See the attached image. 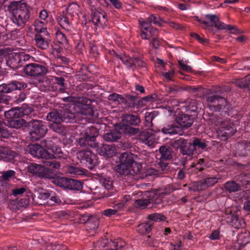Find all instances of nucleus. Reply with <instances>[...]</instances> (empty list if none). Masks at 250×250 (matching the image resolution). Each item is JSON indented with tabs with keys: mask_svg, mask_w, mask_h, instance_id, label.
Returning a JSON list of instances; mask_svg holds the SVG:
<instances>
[{
	"mask_svg": "<svg viewBox=\"0 0 250 250\" xmlns=\"http://www.w3.org/2000/svg\"><path fill=\"white\" fill-rule=\"evenodd\" d=\"M217 181L218 179L215 177H208L202 180L197 183V189L198 190H205L214 185Z\"/></svg>",
	"mask_w": 250,
	"mask_h": 250,
	"instance_id": "obj_12",
	"label": "nucleus"
},
{
	"mask_svg": "<svg viewBox=\"0 0 250 250\" xmlns=\"http://www.w3.org/2000/svg\"><path fill=\"white\" fill-rule=\"evenodd\" d=\"M53 81L52 78H50L47 77H43L40 81L39 87L42 91H49L52 90V83Z\"/></svg>",
	"mask_w": 250,
	"mask_h": 250,
	"instance_id": "obj_22",
	"label": "nucleus"
},
{
	"mask_svg": "<svg viewBox=\"0 0 250 250\" xmlns=\"http://www.w3.org/2000/svg\"><path fill=\"white\" fill-rule=\"evenodd\" d=\"M69 179L63 177H58L54 180L53 183L60 187L68 189Z\"/></svg>",
	"mask_w": 250,
	"mask_h": 250,
	"instance_id": "obj_40",
	"label": "nucleus"
},
{
	"mask_svg": "<svg viewBox=\"0 0 250 250\" xmlns=\"http://www.w3.org/2000/svg\"><path fill=\"white\" fill-rule=\"evenodd\" d=\"M42 167V166L39 164H32L28 167V171L29 172L40 177Z\"/></svg>",
	"mask_w": 250,
	"mask_h": 250,
	"instance_id": "obj_37",
	"label": "nucleus"
},
{
	"mask_svg": "<svg viewBox=\"0 0 250 250\" xmlns=\"http://www.w3.org/2000/svg\"><path fill=\"white\" fill-rule=\"evenodd\" d=\"M4 123L0 121V138H8L11 135V133L3 126Z\"/></svg>",
	"mask_w": 250,
	"mask_h": 250,
	"instance_id": "obj_54",
	"label": "nucleus"
},
{
	"mask_svg": "<svg viewBox=\"0 0 250 250\" xmlns=\"http://www.w3.org/2000/svg\"><path fill=\"white\" fill-rule=\"evenodd\" d=\"M67 172L74 175H83L85 173L83 169L74 165L68 166L66 167Z\"/></svg>",
	"mask_w": 250,
	"mask_h": 250,
	"instance_id": "obj_33",
	"label": "nucleus"
},
{
	"mask_svg": "<svg viewBox=\"0 0 250 250\" xmlns=\"http://www.w3.org/2000/svg\"><path fill=\"white\" fill-rule=\"evenodd\" d=\"M15 171L12 170L3 171L1 172V178L2 180L6 181L9 180L11 178L14 177Z\"/></svg>",
	"mask_w": 250,
	"mask_h": 250,
	"instance_id": "obj_56",
	"label": "nucleus"
},
{
	"mask_svg": "<svg viewBox=\"0 0 250 250\" xmlns=\"http://www.w3.org/2000/svg\"><path fill=\"white\" fill-rule=\"evenodd\" d=\"M147 218L149 220L148 221H150L151 223H152V221H165L166 219V217L164 215L156 213L149 214Z\"/></svg>",
	"mask_w": 250,
	"mask_h": 250,
	"instance_id": "obj_46",
	"label": "nucleus"
},
{
	"mask_svg": "<svg viewBox=\"0 0 250 250\" xmlns=\"http://www.w3.org/2000/svg\"><path fill=\"white\" fill-rule=\"evenodd\" d=\"M78 143L81 147L84 148L95 146V142L90 138L87 133H83L81 134L79 139Z\"/></svg>",
	"mask_w": 250,
	"mask_h": 250,
	"instance_id": "obj_15",
	"label": "nucleus"
},
{
	"mask_svg": "<svg viewBox=\"0 0 250 250\" xmlns=\"http://www.w3.org/2000/svg\"><path fill=\"white\" fill-rule=\"evenodd\" d=\"M194 151L192 143L191 142H187L186 145L183 146V147L180 150V152L183 155L190 156L193 154Z\"/></svg>",
	"mask_w": 250,
	"mask_h": 250,
	"instance_id": "obj_39",
	"label": "nucleus"
},
{
	"mask_svg": "<svg viewBox=\"0 0 250 250\" xmlns=\"http://www.w3.org/2000/svg\"><path fill=\"white\" fill-rule=\"evenodd\" d=\"M98 153L102 156H107L108 157L115 154V148L110 145L103 144L97 149Z\"/></svg>",
	"mask_w": 250,
	"mask_h": 250,
	"instance_id": "obj_14",
	"label": "nucleus"
},
{
	"mask_svg": "<svg viewBox=\"0 0 250 250\" xmlns=\"http://www.w3.org/2000/svg\"><path fill=\"white\" fill-rule=\"evenodd\" d=\"M105 15L99 11H95L91 14V21L95 25H103L105 24Z\"/></svg>",
	"mask_w": 250,
	"mask_h": 250,
	"instance_id": "obj_16",
	"label": "nucleus"
},
{
	"mask_svg": "<svg viewBox=\"0 0 250 250\" xmlns=\"http://www.w3.org/2000/svg\"><path fill=\"white\" fill-rule=\"evenodd\" d=\"M138 139L145 144L151 147H153L157 141L155 135L151 132L144 131L140 132Z\"/></svg>",
	"mask_w": 250,
	"mask_h": 250,
	"instance_id": "obj_10",
	"label": "nucleus"
},
{
	"mask_svg": "<svg viewBox=\"0 0 250 250\" xmlns=\"http://www.w3.org/2000/svg\"><path fill=\"white\" fill-rule=\"evenodd\" d=\"M147 21L150 23H154L156 25H161L162 23V20L160 19L159 17L155 16L153 15H151L147 18Z\"/></svg>",
	"mask_w": 250,
	"mask_h": 250,
	"instance_id": "obj_59",
	"label": "nucleus"
},
{
	"mask_svg": "<svg viewBox=\"0 0 250 250\" xmlns=\"http://www.w3.org/2000/svg\"><path fill=\"white\" fill-rule=\"evenodd\" d=\"M162 132L164 134H179L180 135H182L183 133L181 127L174 125H167L164 127L162 128Z\"/></svg>",
	"mask_w": 250,
	"mask_h": 250,
	"instance_id": "obj_20",
	"label": "nucleus"
},
{
	"mask_svg": "<svg viewBox=\"0 0 250 250\" xmlns=\"http://www.w3.org/2000/svg\"><path fill=\"white\" fill-rule=\"evenodd\" d=\"M120 128L124 133L130 136L135 135L140 132L139 128L133 127L124 124L121 126Z\"/></svg>",
	"mask_w": 250,
	"mask_h": 250,
	"instance_id": "obj_28",
	"label": "nucleus"
},
{
	"mask_svg": "<svg viewBox=\"0 0 250 250\" xmlns=\"http://www.w3.org/2000/svg\"><path fill=\"white\" fill-rule=\"evenodd\" d=\"M194 118L191 115L179 112L175 115V121L182 128H188L191 126Z\"/></svg>",
	"mask_w": 250,
	"mask_h": 250,
	"instance_id": "obj_8",
	"label": "nucleus"
},
{
	"mask_svg": "<svg viewBox=\"0 0 250 250\" xmlns=\"http://www.w3.org/2000/svg\"><path fill=\"white\" fill-rule=\"evenodd\" d=\"M82 188V184L80 181L70 178L68 187V189L80 190Z\"/></svg>",
	"mask_w": 250,
	"mask_h": 250,
	"instance_id": "obj_45",
	"label": "nucleus"
},
{
	"mask_svg": "<svg viewBox=\"0 0 250 250\" xmlns=\"http://www.w3.org/2000/svg\"><path fill=\"white\" fill-rule=\"evenodd\" d=\"M7 85L8 87L9 88V92L14 90H21V88H26L27 87L26 83L18 81H13L7 84Z\"/></svg>",
	"mask_w": 250,
	"mask_h": 250,
	"instance_id": "obj_36",
	"label": "nucleus"
},
{
	"mask_svg": "<svg viewBox=\"0 0 250 250\" xmlns=\"http://www.w3.org/2000/svg\"><path fill=\"white\" fill-rule=\"evenodd\" d=\"M218 136L219 138L222 141H226L229 137L231 136V132H225L224 129H222L220 128L219 131L218 132Z\"/></svg>",
	"mask_w": 250,
	"mask_h": 250,
	"instance_id": "obj_58",
	"label": "nucleus"
},
{
	"mask_svg": "<svg viewBox=\"0 0 250 250\" xmlns=\"http://www.w3.org/2000/svg\"><path fill=\"white\" fill-rule=\"evenodd\" d=\"M207 102L210 110L216 111L219 106L218 103H221V105L223 106L225 103V98L218 95L209 96L207 97Z\"/></svg>",
	"mask_w": 250,
	"mask_h": 250,
	"instance_id": "obj_11",
	"label": "nucleus"
},
{
	"mask_svg": "<svg viewBox=\"0 0 250 250\" xmlns=\"http://www.w3.org/2000/svg\"><path fill=\"white\" fill-rule=\"evenodd\" d=\"M54 79L56 83L61 86L60 88V90L61 91H63L65 89L64 79L62 77H54Z\"/></svg>",
	"mask_w": 250,
	"mask_h": 250,
	"instance_id": "obj_62",
	"label": "nucleus"
},
{
	"mask_svg": "<svg viewBox=\"0 0 250 250\" xmlns=\"http://www.w3.org/2000/svg\"><path fill=\"white\" fill-rule=\"evenodd\" d=\"M26 124L25 120L22 119H19L17 120H11L8 121V125L12 128H20L23 125Z\"/></svg>",
	"mask_w": 250,
	"mask_h": 250,
	"instance_id": "obj_44",
	"label": "nucleus"
},
{
	"mask_svg": "<svg viewBox=\"0 0 250 250\" xmlns=\"http://www.w3.org/2000/svg\"><path fill=\"white\" fill-rule=\"evenodd\" d=\"M62 122L56 124H51L49 125V127L54 132L60 134L62 136H65L67 133V129L61 124Z\"/></svg>",
	"mask_w": 250,
	"mask_h": 250,
	"instance_id": "obj_30",
	"label": "nucleus"
},
{
	"mask_svg": "<svg viewBox=\"0 0 250 250\" xmlns=\"http://www.w3.org/2000/svg\"><path fill=\"white\" fill-rule=\"evenodd\" d=\"M67 16H62L58 19V22L60 26L66 31H71V23Z\"/></svg>",
	"mask_w": 250,
	"mask_h": 250,
	"instance_id": "obj_32",
	"label": "nucleus"
},
{
	"mask_svg": "<svg viewBox=\"0 0 250 250\" xmlns=\"http://www.w3.org/2000/svg\"><path fill=\"white\" fill-rule=\"evenodd\" d=\"M35 30L36 34H42L44 32H48L46 30V23L39 20H36L34 22Z\"/></svg>",
	"mask_w": 250,
	"mask_h": 250,
	"instance_id": "obj_34",
	"label": "nucleus"
},
{
	"mask_svg": "<svg viewBox=\"0 0 250 250\" xmlns=\"http://www.w3.org/2000/svg\"><path fill=\"white\" fill-rule=\"evenodd\" d=\"M194 149V151L196 150L197 148L204 149L205 148L207 145L205 142L201 141V140L198 138H194L193 142L192 143Z\"/></svg>",
	"mask_w": 250,
	"mask_h": 250,
	"instance_id": "obj_51",
	"label": "nucleus"
},
{
	"mask_svg": "<svg viewBox=\"0 0 250 250\" xmlns=\"http://www.w3.org/2000/svg\"><path fill=\"white\" fill-rule=\"evenodd\" d=\"M89 101L87 103V104H82L83 105L81 110V113L85 115L89 116L90 117H96L94 115V111L92 107L88 106V103Z\"/></svg>",
	"mask_w": 250,
	"mask_h": 250,
	"instance_id": "obj_48",
	"label": "nucleus"
},
{
	"mask_svg": "<svg viewBox=\"0 0 250 250\" xmlns=\"http://www.w3.org/2000/svg\"><path fill=\"white\" fill-rule=\"evenodd\" d=\"M121 137V132L116 128L110 130L103 135L104 140L109 142L116 141Z\"/></svg>",
	"mask_w": 250,
	"mask_h": 250,
	"instance_id": "obj_19",
	"label": "nucleus"
},
{
	"mask_svg": "<svg viewBox=\"0 0 250 250\" xmlns=\"http://www.w3.org/2000/svg\"><path fill=\"white\" fill-rule=\"evenodd\" d=\"M11 150L7 147L0 146V158L4 161H8L11 159Z\"/></svg>",
	"mask_w": 250,
	"mask_h": 250,
	"instance_id": "obj_42",
	"label": "nucleus"
},
{
	"mask_svg": "<svg viewBox=\"0 0 250 250\" xmlns=\"http://www.w3.org/2000/svg\"><path fill=\"white\" fill-rule=\"evenodd\" d=\"M188 140L184 139L183 138H180L178 140H175L172 143V145L174 147H179L180 150L183 147V146L186 145Z\"/></svg>",
	"mask_w": 250,
	"mask_h": 250,
	"instance_id": "obj_60",
	"label": "nucleus"
},
{
	"mask_svg": "<svg viewBox=\"0 0 250 250\" xmlns=\"http://www.w3.org/2000/svg\"><path fill=\"white\" fill-rule=\"evenodd\" d=\"M146 195L148 199H138L135 201L137 206L142 208L148 207L150 204H158L162 202L161 198L159 196L153 192H146Z\"/></svg>",
	"mask_w": 250,
	"mask_h": 250,
	"instance_id": "obj_7",
	"label": "nucleus"
},
{
	"mask_svg": "<svg viewBox=\"0 0 250 250\" xmlns=\"http://www.w3.org/2000/svg\"><path fill=\"white\" fill-rule=\"evenodd\" d=\"M30 58V56L29 55L22 53L18 55H15L14 57H11L9 59L8 62L14 63L12 67H18L22 65V62L28 61Z\"/></svg>",
	"mask_w": 250,
	"mask_h": 250,
	"instance_id": "obj_13",
	"label": "nucleus"
},
{
	"mask_svg": "<svg viewBox=\"0 0 250 250\" xmlns=\"http://www.w3.org/2000/svg\"><path fill=\"white\" fill-rule=\"evenodd\" d=\"M47 69L43 65L36 63L26 64L24 67V72L30 77H37L45 75Z\"/></svg>",
	"mask_w": 250,
	"mask_h": 250,
	"instance_id": "obj_5",
	"label": "nucleus"
},
{
	"mask_svg": "<svg viewBox=\"0 0 250 250\" xmlns=\"http://www.w3.org/2000/svg\"><path fill=\"white\" fill-rule=\"evenodd\" d=\"M51 150L53 153V154H51L53 155V157L50 159L53 158L57 159L63 158V152L62 151L61 147L55 145L52 148H51Z\"/></svg>",
	"mask_w": 250,
	"mask_h": 250,
	"instance_id": "obj_52",
	"label": "nucleus"
},
{
	"mask_svg": "<svg viewBox=\"0 0 250 250\" xmlns=\"http://www.w3.org/2000/svg\"><path fill=\"white\" fill-rule=\"evenodd\" d=\"M46 119L47 121L52 122V124L62 122L60 110H55L48 113L46 116Z\"/></svg>",
	"mask_w": 250,
	"mask_h": 250,
	"instance_id": "obj_29",
	"label": "nucleus"
},
{
	"mask_svg": "<svg viewBox=\"0 0 250 250\" xmlns=\"http://www.w3.org/2000/svg\"><path fill=\"white\" fill-rule=\"evenodd\" d=\"M153 223L150 221L142 223L137 227V231L141 234H146L149 233L152 230Z\"/></svg>",
	"mask_w": 250,
	"mask_h": 250,
	"instance_id": "obj_25",
	"label": "nucleus"
},
{
	"mask_svg": "<svg viewBox=\"0 0 250 250\" xmlns=\"http://www.w3.org/2000/svg\"><path fill=\"white\" fill-rule=\"evenodd\" d=\"M12 13L13 21L19 27H23L29 21L30 12L27 4L21 1H13L8 6Z\"/></svg>",
	"mask_w": 250,
	"mask_h": 250,
	"instance_id": "obj_2",
	"label": "nucleus"
},
{
	"mask_svg": "<svg viewBox=\"0 0 250 250\" xmlns=\"http://www.w3.org/2000/svg\"><path fill=\"white\" fill-rule=\"evenodd\" d=\"M231 223L232 225L236 229L243 228L245 226L244 220L237 215L232 216Z\"/></svg>",
	"mask_w": 250,
	"mask_h": 250,
	"instance_id": "obj_41",
	"label": "nucleus"
},
{
	"mask_svg": "<svg viewBox=\"0 0 250 250\" xmlns=\"http://www.w3.org/2000/svg\"><path fill=\"white\" fill-rule=\"evenodd\" d=\"M159 151L161 154L159 160H168L172 159V148L167 146H161L159 149Z\"/></svg>",
	"mask_w": 250,
	"mask_h": 250,
	"instance_id": "obj_18",
	"label": "nucleus"
},
{
	"mask_svg": "<svg viewBox=\"0 0 250 250\" xmlns=\"http://www.w3.org/2000/svg\"><path fill=\"white\" fill-rule=\"evenodd\" d=\"M234 83L240 88L249 87L250 86V74L248 75L244 78L236 80Z\"/></svg>",
	"mask_w": 250,
	"mask_h": 250,
	"instance_id": "obj_38",
	"label": "nucleus"
},
{
	"mask_svg": "<svg viewBox=\"0 0 250 250\" xmlns=\"http://www.w3.org/2000/svg\"><path fill=\"white\" fill-rule=\"evenodd\" d=\"M29 133L32 141L39 140L46 134L47 128L42 121L34 120L28 123Z\"/></svg>",
	"mask_w": 250,
	"mask_h": 250,
	"instance_id": "obj_3",
	"label": "nucleus"
},
{
	"mask_svg": "<svg viewBox=\"0 0 250 250\" xmlns=\"http://www.w3.org/2000/svg\"><path fill=\"white\" fill-rule=\"evenodd\" d=\"M224 189L229 192H236L241 190V186L237 184L235 181H229L224 185Z\"/></svg>",
	"mask_w": 250,
	"mask_h": 250,
	"instance_id": "obj_24",
	"label": "nucleus"
},
{
	"mask_svg": "<svg viewBox=\"0 0 250 250\" xmlns=\"http://www.w3.org/2000/svg\"><path fill=\"white\" fill-rule=\"evenodd\" d=\"M60 202V200L58 197H57L55 195H51L50 194V197L48 200L46 201L45 202H44V204H47L49 206H53L55 205L56 203H58Z\"/></svg>",
	"mask_w": 250,
	"mask_h": 250,
	"instance_id": "obj_63",
	"label": "nucleus"
},
{
	"mask_svg": "<svg viewBox=\"0 0 250 250\" xmlns=\"http://www.w3.org/2000/svg\"><path fill=\"white\" fill-rule=\"evenodd\" d=\"M60 114L62 122H71L74 120V115L67 109H61Z\"/></svg>",
	"mask_w": 250,
	"mask_h": 250,
	"instance_id": "obj_27",
	"label": "nucleus"
},
{
	"mask_svg": "<svg viewBox=\"0 0 250 250\" xmlns=\"http://www.w3.org/2000/svg\"><path fill=\"white\" fill-rule=\"evenodd\" d=\"M78 158L89 169H92L98 163L97 156L89 150H82L77 153Z\"/></svg>",
	"mask_w": 250,
	"mask_h": 250,
	"instance_id": "obj_4",
	"label": "nucleus"
},
{
	"mask_svg": "<svg viewBox=\"0 0 250 250\" xmlns=\"http://www.w3.org/2000/svg\"><path fill=\"white\" fill-rule=\"evenodd\" d=\"M65 102L73 103L74 104H85L89 101V100L84 97L69 96L62 98Z\"/></svg>",
	"mask_w": 250,
	"mask_h": 250,
	"instance_id": "obj_26",
	"label": "nucleus"
},
{
	"mask_svg": "<svg viewBox=\"0 0 250 250\" xmlns=\"http://www.w3.org/2000/svg\"><path fill=\"white\" fill-rule=\"evenodd\" d=\"M66 10L67 14L66 15H69L70 17H73L78 15L80 11V7L77 4L72 3L68 5Z\"/></svg>",
	"mask_w": 250,
	"mask_h": 250,
	"instance_id": "obj_35",
	"label": "nucleus"
},
{
	"mask_svg": "<svg viewBox=\"0 0 250 250\" xmlns=\"http://www.w3.org/2000/svg\"><path fill=\"white\" fill-rule=\"evenodd\" d=\"M85 133H87L90 138L95 142L96 138L99 135V130L95 127L91 126L89 127Z\"/></svg>",
	"mask_w": 250,
	"mask_h": 250,
	"instance_id": "obj_50",
	"label": "nucleus"
},
{
	"mask_svg": "<svg viewBox=\"0 0 250 250\" xmlns=\"http://www.w3.org/2000/svg\"><path fill=\"white\" fill-rule=\"evenodd\" d=\"M27 151L31 155L38 158L50 159L53 155L43 149V147L38 144H30L28 146Z\"/></svg>",
	"mask_w": 250,
	"mask_h": 250,
	"instance_id": "obj_6",
	"label": "nucleus"
},
{
	"mask_svg": "<svg viewBox=\"0 0 250 250\" xmlns=\"http://www.w3.org/2000/svg\"><path fill=\"white\" fill-rule=\"evenodd\" d=\"M237 151L239 155L242 156L250 154V142L244 141L239 144L237 146Z\"/></svg>",
	"mask_w": 250,
	"mask_h": 250,
	"instance_id": "obj_21",
	"label": "nucleus"
},
{
	"mask_svg": "<svg viewBox=\"0 0 250 250\" xmlns=\"http://www.w3.org/2000/svg\"><path fill=\"white\" fill-rule=\"evenodd\" d=\"M108 99L109 101L113 102L123 103L124 101V97L121 95L116 93H113L109 95Z\"/></svg>",
	"mask_w": 250,
	"mask_h": 250,
	"instance_id": "obj_57",
	"label": "nucleus"
},
{
	"mask_svg": "<svg viewBox=\"0 0 250 250\" xmlns=\"http://www.w3.org/2000/svg\"><path fill=\"white\" fill-rule=\"evenodd\" d=\"M35 41L37 47L42 49H46L49 47L51 39L48 32H44L42 34H36Z\"/></svg>",
	"mask_w": 250,
	"mask_h": 250,
	"instance_id": "obj_9",
	"label": "nucleus"
},
{
	"mask_svg": "<svg viewBox=\"0 0 250 250\" xmlns=\"http://www.w3.org/2000/svg\"><path fill=\"white\" fill-rule=\"evenodd\" d=\"M137 97L135 96L126 95L124 97V103L128 107H134L137 105Z\"/></svg>",
	"mask_w": 250,
	"mask_h": 250,
	"instance_id": "obj_43",
	"label": "nucleus"
},
{
	"mask_svg": "<svg viewBox=\"0 0 250 250\" xmlns=\"http://www.w3.org/2000/svg\"><path fill=\"white\" fill-rule=\"evenodd\" d=\"M4 115L8 119V122L11 120H14L21 117V111L17 108H12L10 110L5 111Z\"/></svg>",
	"mask_w": 250,
	"mask_h": 250,
	"instance_id": "obj_31",
	"label": "nucleus"
},
{
	"mask_svg": "<svg viewBox=\"0 0 250 250\" xmlns=\"http://www.w3.org/2000/svg\"><path fill=\"white\" fill-rule=\"evenodd\" d=\"M101 182L105 188L109 190L112 187V181L109 178H104L101 179Z\"/></svg>",
	"mask_w": 250,
	"mask_h": 250,
	"instance_id": "obj_64",
	"label": "nucleus"
},
{
	"mask_svg": "<svg viewBox=\"0 0 250 250\" xmlns=\"http://www.w3.org/2000/svg\"><path fill=\"white\" fill-rule=\"evenodd\" d=\"M120 160L121 163L116 166L114 169L120 175L131 177L139 173L142 167L140 163L134 161L133 155L130 153L121 154Z\"/></svg>",
	"mask_w": 250,
	"mask_h": 250,
	"instance_id": "obj_1",
	"label": "nucleus"
},
{
	"mask_svg": "<svg viewBox=\"0 0 250 250\" xmlns=\"http://www.w3.org/2000/svg\"><path fill=\"white\" fill-rule=\"evenodd\" d=\"M116 56L117 58L120 59L127 66L132 68L133 58H130L125 55H116Z\"/></svg>",
	"mask_w": 250,
	"mask_h": 250,
	"instance_id": "obj_49",
	"label": "nucleus"
},
{
	"mask_svg": "<svg viewBox=\"0 0 250 250\" xmlns=\"http://www.w3.org/2000/svg\"><path fill=\"white\" fill-rule=\"evenodd\" d=\"M122 118L123 122L127 125L136 126L141 123V119L139 117L132 114H124Z\"/></svg>",
	"mask_w": 250,
	"mask_h": 250,
	"instance_id": "obj_17",
	"label": "nucleus"
},
{
	"mask_svg": "<svg viewBox=\"0 0 250 250\" xmlns=\"http://www.w3.org/2000/svg\"><path fill=\"white\" fill-rule=\"evenodd\" d=\"M57 174V171L55 170L43 166L40 177L55 179Z\"/></svg>",
	"mask_w": 250,
	"mask_h": 250,
	"instance_id": "obj_23",
	"label": "nucleus"
},
{
	"mask_svg": "<svg viewBox=\"0 0 250 250\" xmlns=\"http://www.w3.org/2000/svg\"><path fill=\"white\" fill-rule=\"evenodd\" d=\"M159 161H160L158 163L159 171L163 174L167 173L169 171L170 169V167L168 166V163L164 162L165 160H159Z\"/></svg>",
	"mask_w": 250,
	"mask_h": 250,
	"instance_id": "obj_47",
	"label": "nucleus"
},
{
	"mask_svg": "<svg viewBox=\"0 0 250 250\" xmlns=\"http://www.w3.org/2000/svg\"><path fill=\"white\" fill-rule=\"evenodd\" d=\"M56 39L59 42L63 44L67 42L65 35L60 31H57L56 33Z\"/></svg>",
	"mask_w": 250,
	"mask_h": 250,
	"instance_id": "obj_61",
	"label": "nucleus"
},
{
	"mask_svg": "<svg viewBox=\"0 0 250 250\" xmlns=\"http://www.w3.org/2000/svg\"><path fill=\"white\" fill-rule=\"evenodd\" d=\"M41 144L42 147H45L50 150H51L55 146L53 142V139L51 138H48L46 139H44L42 141Z\"/></svg>",
	"mask_w": 250,
	"mask_h": 250,
	"instance_id": "obj_55",
	"label": "nucleus"
},
{
	"mask_svg": "<svg viewBox=\"0 0 250 250\" xmlns=\"http://www.w3.org/2000/svg\"><path fill=\"white\" fill-rule=\"evenodd\" d=\"M43 161L44 167H52L55 169H59L61 167L60 162L55 160H50V159H46Z\"/></svg>",
	"mask_w": 250,
	"mask_h": 250,
	"instance_id": "obj_53",
	"label": "nucleus"
}]
</instances>
